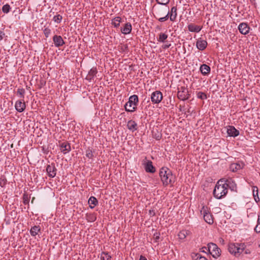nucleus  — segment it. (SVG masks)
I'll return each instance as SVG.
<instances>
[{
    "label": "nucleus",
    "mask_w": 260,
    "mask_h": 260,
    "mask_svg": "<svg viewBox=\"0 0 260 260\" xmlns=\"http://www.w3.org/2000/svg\"><path fill=\"white\" fill-rule=\"evenodd\" d=\"M224 184L226 187V188H229L232 191H235L236 189L237 185L236 183L233 180L232 178L225 179L224 178Z\"/></svg>",
    "instance_id": "13"
},
{
    "label": "nucleus",
    "mask_w": 260,
    "mask_h": 260,
    "mask_svg": "<svg viewBox=\"0 0 260 260\" xmlns=\"http://www.w3.org/2000/svg\"><path fill=\"white\" fill-rule=\"evenodd\" d=\"M224 181V178L220 179L216 184L214 189L213 190L214 197L217 199H220L226 196L228 193V188L225 186V184L222 183Z\"/></svg>",
    "instance_id": "2"
},
{
    "label": "nucleus",
    "mask_w": 260,
    "mask_h": 260,
    "mask_svg": "<svg viewBox=\"0 0 260 260\" xmlns=\"http://www.w3.org/2000/svg\"><path fill=\"white\" fill-rule=\"evenodd\" d=\"M238 28L240 31V32L242 34L246 35L248 34L250 29V27L249 26L248 24L245 22H242L240 23L239 25Z\"/></svg>",
    "instance_id": "11"
},
{
    "label": "nucleus",
    "mask_w": 260,
    "mask_h": 260,
    "mask_svg": "<svg viewBox=\"0 0 260 260\" xmlns=\"http://www.w3.org/2000/svg\"><path fill=\"white\" fill-rule=\"evenodd\" d=\"M144 165L145 170L146 172L154 173L155 172V168L153 166L152 162L151 160H147Z\"/></svg>",
    "instance_id": "17"
},
{
    "label": "nucleus",
    "mask_w": 260,
    "mask_h": 260,
    "mask_svg": "<svg viewBox=\"0 0 260 260\" xmlns=\"http://www.w3.org/2000/svg\"><path fill=\"white\" fill-rule=\"evenodd\" d=\"M94 150H93L90 147H88L86 150V156L89 159H93L94 157L93 153Z\"/></svg>",
    "instance_id": "31"
},
{
    "label": "nucleus",
    "mask_w": 260,
    "mask_h": 260,
    "mask_svg": "<svg viewBox=\"0 0 260 260\" xmlns=\"http://www.w3.org/2000/svg\"><path fill=\"white\" fill-rule=\"evenodd\" d=\"M29 201V197H28V196L27 194L24 193L23 196V203L25 205H28Z\"/></svg>",
    "instance_id": "41"
},
{
    "label": "nucleus",
    "mask_w": 260,
    "mask_h": 260,
    "mask_svg": "<svg viewBox=\"0 0 260 260\" xmlns=\"http://www.w3.org/2000/svg\"><path fill=\"white\" fill-rule=\"evenodd\" d=\"M101 260H111V256L107 252H102L101 254Z\"/></svg>",
    "instance_id": "33"
},
{
    "label": "nucleus",
    "mask_w": 260,
    "mask_h": 260,
    "mask_svg": "<svg viewBox=\"0 0 260 260\" xmlns=\"http://www.w3.org/2000/svg\"><path fill=\"white\" fill-rule=\"evenodd\" d=\"M86 219L88 222H94L96 219V214L95 213H87L86 214Z\"/></svg>",
    "instance_id": "27"
},
{
    "label": "nucleus",
    "mask_w": 260,
    "mask_h": 260,
    "mask_svg": "<svg viewBox=\"0 0 260 260\" xmlns=\"http://www.w3.org/2000/svg\"><path fill=\"white\" fill-rule=\"evenodd\" d=\"M245 245L244 244L230 243L228 246L229 251L236 256H238L244 251Z\"/></svg>",
    "instance_id": "4"
},
{
    "label": "nucleus",
    "mask_w": 260,
    "mask_h": 260,
    "mask_svg": "<svg viewBox=\"0 0 260 260\" xmlns=\"http://www.w3.org/2000/svg\"><path fill=\"white\" fill-rule=\"evenodd\" d=\"M187 234V231H182L179 232L178 236L180 239L183 240L186 238Z\"/></svg>",
    "instance_id": "36"
},
{
    "label": "nucleus",
    "mask_w": 260,
    "mask_h": 260,
    "mask_svg": "<svg viewBox=\"0 0 260 260\" xmlns=\"http://www.w3.org/2000/svg\"><path fill=\"white\" fill-rule=\"evenodd\" d=\"M46 172L49 177L53 178L56 176L57 169L55 166L54 163H51L47 165Z\"/></svg>",
    "instance_id": "10"
},
{
    "label": "nucleus",
    "mask_w": 260,
    "mask_h": 260,
    "mask_svg": "<svg viewBox=\"0 0 260 260\" xmlns=\"http://www.w3.org/2000/svg\"><path fill=\"white\" fill-rule=\"evenodd\" d=\"M157 4L161 5H166L169 3L170 0H155Z\"/></svg>",
    "instance_id": "43"
},
{
    "label": "nucleus",
    "mask_w": 260,
    "mask_h": 260,
    "mask_svg": "<svg viewBox=\"0 0 260 260\" xmlns=\"http://www.w3.org/2000/svg\"><path fill=\"white\" fill-rule=\"evenodd\" d=\"M171 46V44H166L165 45H164L162 46L163 48L164 49H167V48H169Z\"/></svg>",
    "instance_id": "48"
},
{
    "label": "nucleus",
    "mask_w": 260,
    "mask_h": 260,
    "mask_svg": "<svg viewBox=\"0 0 260 260\" xmlns=\"http://www.w3.org/2000/svg\"><path fill=\"white\" fill-rule=\"evenodd\" d=\"M254 230L256 233L260 232V215H258L257 225H256Z\"/></svg>",
    "instance_id": "42"
},
{
    "label": "nucleus",
    "mask_w": 260,
    "mask_h": 260,
    "mask_svg": "<svg viewBox=\"0 0 260 260\" xmlns=\"http://www.w3.org/2000/svg\"><path fill=\"white\" fill-rule=\"evenodd\" d=\"M201 213L203 215L204 219L207 223L209 224H212L213 223V216L209 212V209L207 206H204L202 207Z\"/></svg>",
    "instance_id": "7"
},
{
    "label": "nucleus",
    "mask_w": 260,
    "mask_h": 260,
    "mask_svg": "<svg viewBox=\"0 0 260 260\" xmlns=\"http://www.w3.org/2000/svg\"><path fill=\"white\" fill-rule=\"evenodd\" d=\"M15 107L18 112H23L26 107L25 103L23 99L17 101L15 103Z\"/></svg>",
    "instance_id": "14"
},
{
    "label": "nucleus",
    "mask_w": 260,
    "mask_h": 260,
    "mask_svg": "<svg viewBox=\"0 0 260 260\" xmlns=\"http://www.w3.org/2000/svg\"><path fill=\"white\" fill-rule=\"evenodd\" d=\"M207 248L209 253L215 258H217L220 255L221 250L216 244L210 243L208 244Z\"/></svg>",
    "instance_id": "6"
},
{
    "label": "nucleus",
    "mask_w": 260,
    "mask_h": 260,
    "mask_svg": "<svg viewBox=\"0 0 260 260\" xmlns=\"http://www.w3.org/2000/svg\"><path fill=\"white\" fill-rule=\"evenodd\" d=\"M127 127L128 129L132 132L136 131L138 129L137 123L133 120H130L127 122Z\"/></svg>",
    "instance_id": "23"
},
{
    "label": "nucleus",
    "mask_w": 260,
    "mask_h": 260,
    "mask_svg": "<svg viewBox=\"0 0 260 260\" xmlns=\"http://www.w3.org/2000/svg\"><path fill=\"white\" fill-rule=\"evenodd\" d=\"M227 133L230 137H235L239 135L238 130L235 128L234 126H229L227 128Z\"/></svg>",
    "instance_id": "19"
},
{
    "label": "nucleus",
    "mask_w": 260,
    "mask_h": 260,
    "mask_svg": "<svg viewBox=\"0 0 260 260\" xmlns=\"http://www.w3.org/2000/svg\"><path fill=\"white\" fill-rule=\"evenodd\" d=\"M193 260H208L205 257L202 256L200 253H193L191 255Z\"/></svg>",
    "instance_id": "30"
},
{
    "label": "nucleus",
    "mask_w": 260,
    "mask_h": 260,
    "mask_svg": "<svg viewBox=\"0 0 260 260\" xmlns=\"http://www.w3.org/2000/svg\"><path fill=\"white\" fill-rule=\"evenodd\" d=\"M243 164L241 165L238 163L232 164L230 167V170L232 172H236L243 168Z\"/></svg>",
    "instance_id": "25"
},
{
    "label": "nucleus",
    "mask_w": 260,
    "mask_h": 260,
    "mask_svg": "<svg viewBox=\"0 0 260 260\" xmlns=\"http://www.w3.org/2000/svg\"><path fill=\"white\" fill-rule=\"evenodd\" d=\"M153 137L156 140H160L161 138V134L160 133L157 128H153L152 131Z\"/></svg>",
    "instance_id": "29"
},
{
    "label": "nucleus",
    "mask_w": 260,
    "mask_h": 260,
    "mask_svg": "<svg viewBox=\"0 0 260 260\" xmlns=\"http://www.w3.org/2000/svg\"><path fill=\"white\" fill-rule=\"evenodd\" d=\"M168 12V9L161 7H158L155 9V14L154 17L158 20V18L165 16Z\"/></svg>",
    "instance_id": "12"
},
{
    "label": "nucleus",
    "mask_w": 260,
    "mask_h": 260,
    "mask_svg": "<svg viewBox=\"0 0 260 260\" xmlns=\"http://www.w3.org/2000/svg\"><path fill=\"white\" fill-rule=\"evenodd\" d=\"M25 93V89L23 88H18L17 91V94L19 95L20 98H22V99H24V94Z\"/></svg>",
    "instance_id": "37"
},
{
    "label": "nucleus",
    "mask_w": 260,
    "mask_h": 260,
    "mask_svg": "<svg viewBox=\"0 0 260 260\" xmlns=\"http://www.w3.org/2000/svg\"><path fill=\"white\" fill-rule=\"evenodd\" d=\"M139 260H147V259L145 256H144L143 255H141Z\"/></svg>",
    "instance_id": "50"
},
{
    "label": "nucleus",
    "mask_w": 260,
    "mask_h": 260,
    "mask_svg": "<svg viewBox=\"0 0 260 260\" xmlns=\"http://www.w3.org/2000/svg\"><path fill=\"white\" fill-rule=\"evenodd\" d=\"M245 253L247 254V253H249V252H248L247 250H246L245 252Z\"/></svg>",
    "instance_id": "53"
},
{
    "label": "nucleus",
    "mask_w": 260,
    "mask_h": 260,
    "mask_svg": "<svg viewBox=\"0 0 260 260\" xmlns=\"http://www.w3.org/2000/svg\"><path fill=\"white\" fill-rule=\"evenodd\" d=\"M62 19V16L59 14H58L53 17V20L55 22L59 23L61 22Z\"/></svg>",
    "instance_id": "38"
},
{
    "label": "nucleus",
    "mask_w": 260,
    "mask_h": 260,
    "mask_svg": "<svg viewBox=\"0 0 260 260\" xmlns=\"http://www.w3.org/2000/svg\"><path fill=\"white\" fill-rule=\"evenodd\" d=\"M11 9V8L9 4H7L3 6L2 11L4 13L7 14L10 12Z\"/></svg>",
    "instance_id": "35"
},
{
    "label": "nucleus",
    "mask_w": 260,
    "mask_h": 260,
    "mask_svg": "<svg viewBox=\"0 0 260 260\" xmlns=\"http://www.w3.org/2000/svg\"><path fill=\"white\" fill-rule=\"evenodd\" d=\"M200 70L203 75H207L210 73L211 69L209 66L203 64L201 66Z\"/></svg>",
    "instance_id": "22"
},
{
    "label": "nucleus",
    "mask_w": 260,
    "mask_h": 260,
    "mask_svg": "<svg viewBox=\"0 0 260 260\" xmlns=\"http://www.w3.org/2000/svg\"><path fill=\"white\" fill-rule=\"evenodd\" d=\"M207 44V42L206 40H202L201 38L198 39L196 42V46L197 48L201 51L206 49Z\"/></svg>",
    "instance_id": "16"
},
{
    "label": "nucleus",
    "mask_w": 260,
    "mask_h": 260,
    "mask_svg": "<svg viewBox=\"0 0 260 260\" xmlns=\"http://www.w3.org/2000/svg\"><path fill=\"white\" fill-rule=\"evenodd\" d=\"M189 95L187 88L184 86H181L180 88H178L177 97L179 100L182 101L187 100L189 99Z\"/></svg>",
    "instance_id": "8"
},
{
    "label": "nucleus",
    "mask_w": 260,
    "mask_h": 260,
    "mask_svg": "<svg viewBox=\"0 0 260 260\" xmlns=\"http://www.w3.org/2000/svg\"><path fill=\"white\" fill-rule=\"evenodd\" d=\"M60 147L61 151L63 154H66L67 153L71 151L70 144L68 142H65L62 143L60 145Z\"/></svg>",
    "instance_id": "21"
},
{
    "label": "nucleus",
    "mask_w": 260,
    "mask_h": 260,
    "mask_svg": "<svg viewBox=\"0 0 260 260\" xmlns=\"http://www.w3.org/2000/svg\"><path fill=\"white\" fill-rule=\"evenodd\" d=\"M52 39L55 46L56 47H61L65 44L64 41L60 36L55 35Z\"/></svg>",
    "instance_id": "15"
},
{
    "label": "nucleus",
    "mask_w": 260,
    "mask_h": 260,
    "mask_svg": "<svg viewBox=\"0 0 260 260\" xmlns=\"http://www.w3.org/2000/svg\"><path fill=\"white\" fill-rule=\"evenodd\" d=\"M159 235L160 234H158L157 233L154 234L153 236L155 242H157L158 241V240L159 239Z\"/></svg>",
    "instance_id": "46"
},
{
    "label": "nucleus",
    "mask_w": 260,
    "mask_h": 260,
    "mask_svg": "<svg viewBox=\"0 0 260 260\" xmlns=\"http://www.w3.org/2000/svg\"><path fill=\"white\" fill-rule=\"evenodd\" d=\"M152 212L153 213V215H154L155 213L153 212V211H152L151 210L149 211L150 214H152Z\"/></svg>",
    "instance_id": "51"
},
{
    "label": "nucleus",
    "mask_w": 260,
    "mask_h": 260,
    "mask_svg": "<svg viewBox=\"0 0 260 260\" xmlns=\"http://www.w3.org/2000/svg\"><path fill=\"white\" fill-rule=\"evenodd\" d=\"M168 35L165 33L160 32L159 34V37L157 39V41L160 42L164 43L166 40L168 38Z\"/></svg>",
    "instance_id": "34"
},
{
    "label": "nucleus",
    "mask_w": 260,
    "mask_h": 260,
    "mask_svg": "<svg viewBox=\"0 0 260 260\" xmlns=\"http://www.w3.org/2000/svg\"><path fill=\"white\" fill-rule=\"evenodd\" d=\"M41 231V228L39 225H35L32 227L30 230V235L34 237L36 236Z\"/></svg>",
    "instance_id": "28"
},
{
    "label": "nucleus",
    "mask_w": 260,
    "mask_h": 260,
    "mask_svg": "<svg viewBox=\"0 0 260 260\" xmlns=\"http://www.w3.org/2000/svg\"><path fill=\"white\" fill-rule=\"evenodd\" d=\"M254 198L256 203H258L260 201L258 196L256 197H254Z\"/></svg>",
    "instance_id": "49"
},
{
    "label": "nucleus",
    "mask_w": 260,
    "mask_h": 260,
    "mask_svg": "<svg viewBox=\"0 0 260 260\" xmlns=\"http://www.w3.org/2000/svg\"><path fill=\"white\" fill-rule=\"evenodd\" d=\"M139 102L138 95L134 94L129 96L128 101L125 104V110L128 112H133L137 109V105Z\"/></svg>",
    "instance_id": "3"
},
{
    "label": "nucleus",
    "mask_w": 260,
    "mask_h": 260,
    "mask_svg": "<svg viewBox=\"0 0 260 260\" xmlns=\"http://www.w3.org/2000/svg\"><path fill=\"white\" fill-rule=\"evenodd\" d=\"M197 97L201 100H205L207 98V95L204 92L201 91L197 93Z\"/></svg>",
    "instance_id": "39"
},
{
    "label": "nucleus",
    "mask_w": 260,
    "mask_h": 260,
    "mask_svg": "<svg viewBox=\"0 0 260 260\" xmlns=\"http://www.w3.org/2000/svg\"><path fill=\"white\" fill-rule=\"evenodd\" d=\"M6 36L5 33L3 30H0V41L2 40Z\"/></svg>",
    "instance_id": "47"
},
{
    "label": "nucleus",
    "mask_w": 260,
    "mask_h": 260,
    "mask_svg": "<svg viewBox=\"0 0 260 260\" xmlns=\"http://www.w3.org/2000/svg\"><path fill=\"white\" fill-rule=\"evenodd\" d=\"M35 198L34 197L31 200V203H33V201H34Z\"/></svg>",
    "instance_id": "52"
},
{
    "label": "nucleus",
    "mask_w": 260,
    "mask_h": 260,
    "mask_svg": "<svg viewBox=\"0 0 260 260\" xmlns=\"http://www.w3.org/2000/svg\"><path fill=\"white\" fill-rule=\"evenodd\" d=\"M90 208L93 209L98 204V201L94 197H91L88 201Z\"/></svg>",
    "instance_id": "26"
},
{
    "label": "nucleus",
    "mask_w": 260,
    "mask_h": 260,
    "mask_svg": "<svg viewBox=\"0 0 260 260\" xmlns=\"http://www.w3.org/2000/svg\"><path fill=\"white\" fill-rule=\"evenodd\" d=\"M163 96L160 91H155L151 95V101L153 104H159L162 100Z\"/></svg>",
    "instance_id": "9"
},
{
    "label": "nucleus",
    "mask_w": 260,
    "mask_h": 260,
    "mask_svg": "<svg viewBox=\"0 0 260 260\" xmlns=\"http://www.w3.org/2000/svg\"><path fill=\"white\" fill-rule=\"evenodd\" d=\"M168 9V12L167 13V14L162 17H160L158 18V21L162 22L166 20H167L169 19V17H170V19L171 21H175L177 16V9L176 6L173 7L171 8V10L170 11H169V8Z\"/></svg>",
    "instance_id": "5"
},
{
    "label": "nucleus",
    "mask_w": 260,
    "mask_h": 260,
    "mask_svg": "<svg viewBox=\"0 0 260 260\" xmlns=\"http://www.w3.org/2000/svg\"><path fill=\"white\" fill-rule=\"evenodd\" d=\"M253 197L258 196V188L256 186H254L253 189Z\"/></svg>",
    "instance_id": "45"
},
{
    "label": "nucleus",
    "mask_w": 260,
    "mask_h": 260,
    "mask_svg": "<svg viewBox=\"0 0 260 260\" xmlns=\"http://www.w3.org/2000/svg\"><path fill=\"white\" fill-rule=\"evenodd\" d=\"M132 25L129 22L125 24L124 27L121 28V31L122 34L127 35L131 33L132 31Z\"/></svg>",
    "instance_id": "24"
},
{
    "label": "nucleus",
    "mask_w": 260,
    "mask_h": 260,
    "mask_svg": "<svg viewBox=\"0 0 260 260\" xmlns=\"http://www.w3.org/2000/svg\"><path fill=\"white\" fill-rule=\"evenodd\" d=\"M159 174L164 186H167L169 184L173 185L175 177L173 175L171 170L167 167H162L160 169Z\"/></svg>",
    "instance_id": "1"
},
{
    "label": "nucleus",
    "mask_w": 260,
    "mask_h": 260,
    "mask_svg": "<svg viewBox=\"0 0 260 260\" xmlns=\"http://www.w3.org/2000/svg\"><path fill=\"white\" fill-rule=\"evenodd\" d=\"M7 180L5 176H1L0 177V186L3 187L7 184Z\"/></svg>",
    "instance_id": "40"
},
{
    "label": "nucleus",
    "mask_w": 260,
    "mask_h": 260,
    "mask_svg": "<svg viewBox=\"0 0 260 260\" xmlns=\"http://www.w3.org/2000/svg\"><path fill=\"white\" fill-rule=\"evenodd\" d=\"M97 73H98V70H97L96 68L93 67L88 72V75H87L85 79L87 80L90 82L93 79L94 77L96 76V75Z\"/></svg>",
    "instance_id": "18"
},
{
    "label": "nucleus",
    "mask_w": 260,
    "mask_h": 260,
    "mask_svg": "<svg viewBox=\"0 0 260 260\" xmlns=\"http://www.w3.org/2000/svg\"><path fill=\"white\" fill-rule=\"evenodd\" d=\"M188 30L190 32H199L202 29V26L196 25L194 23H190L188 25Z\"/></svg>",
    "instance_id": "20"
},
{
    "label": "nucleus",
    "mask_w": 260,
    "mask_h": 260,
    "mask_svg": "<svg viewBox=\"0 0 260 260\" xmlns=\"http://www.w3.org/2000/svg\"><path fill=\"white\" fill-rule=\"evenodd\" d=\"M121 18L120 17H116L112 19V24L114 25L115 27H118L120 25Z\"/></svg>",
    "instance_id": "32"
},
{
    "label": "nucleus",
    "mask_w": 260,
    "mask_h": 260,
    "mask_svg": "<svg viewBox=\"0 0 260 260\" xmlns=\"http://www.w3.org/2000/svg\"><path fill=\"white\" fill-rule=\"evenodd\" d=\"M44 34L46 38H48L50 33H51V30L48 27L45 28V29L43 30Z\"/></svg>",
    "instance_id": "44"
}]
</instances>
